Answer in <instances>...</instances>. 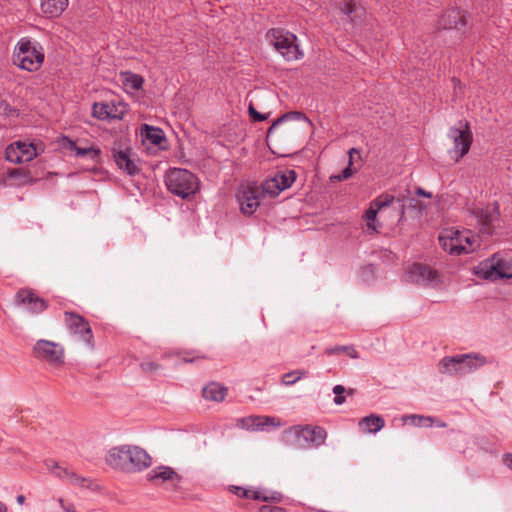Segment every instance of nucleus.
<instances>
[{
    "label": "nucleus",
    "instance_id": "50",
    "mask_svg": "<svg viewBox=\"0 0 512 512\" xmlns=\"http://www.w3.org/2000/svg\"><path fill=\"white\" fill-rule=\"evenodd\" d=\"M408 202L409 206H412L414 208L419 207L420 210L425 208V206H423L422 204H417V201L414 198H409Z\"/></svg>",
    "mask_w": 512,
    "mask_h": 512
},
{
    "label": "nucleus",
    "instance_id": "38",
    "mask_svg": "<svg viewBox=\"0 0 512 512\" xmlns=\"http://www.w3.org/2000/svg\"><path fill=\"white\" fill-rule=\"evenodd\" d=\"M347 392L348 395H353L354 394V389H349V390H346V388L342 385H335L333 387V393L335 394V397H334V403L336 405H342L345 401H346V398L345 396H343V394Z\"/></svg>",
    "mask_w": 512,
    "mask_h": 512
},
{
    "label": "nucleus",
    "instance_id": "46",
    "mask_svg": "<svg viewBox=\"0 0 512 512\" xmlns=\"http://www.w3.org/2000/svg\"><path fill=\"white\" fill-rule=\"evenodd\" d=\"M259 512H283V509L277 506L263 505L260 507Z\"/></svg>",
    "mask_w": 512,
    "mask_h": 512
},
{
    "label": "nucleus",
    "instance_id": "1",
    "mask_svg": "<svg viewBox=\"0 0 512 512\" xmlns=\"http://www.w3.org/2000/svg\"><path fill=\"white\" fill-rule=\"evenodd\" d=\"M44 58L45 55L41 44L28 37L18 40L12 54L13 64L28 72L38 71L44 62Z\"/></svg>",
    "mask_w": 512,
    "mask_h": 512
},
{
    "label": "nucleus",
    "instance_id": "10",
    "mask_svg": "<svg viewBox=\"0 0 512 512\" xmlns=\"http://www.w3.org/2000/svg\"><path fill=\"white\" fill-rule=\"evenodd\" d=\"M448 136L453 141V153L456 155L455 161L458 162L469 152L472 144V133L468 123L459 121L458 127L450 128Z\"/></svg>",
    "mask_w": 512,
    "mask_h": 512
},
{
    "label": "nucleus",
    "instance_id": "53",
    "mask_svg": "<svg viewBox=\"0 0 512 512\" xmlns=\"http://www.w3.org/2000/svg\"><path fill=\"white\" fill-rule=\"evenodd\" d=\"M18 504L22 505L25 502V496L24 495H18L16 498Z\"/></svg>",
    "mask_w": 512,
    "mask_h": 512
},
{
    "label": "nucleus",
    "instance_id": "42",
    "mask_svg": "<svg viewBox=\"0 0 512 512\" xmlns=\"http://www.w3.org/2000/svg\"><path fill=\"white\" fill-rule=\"evenodd\" d=\"M248 111H249V115L251 116V118L254 120V121H264L267 119V116L264 115V114H261L259 113L253 106L252 103L249 104V107H248Z\"/></svg>",
    "mask_w": 512,
    "mask_h": 512
},
{
    "label": "nucleus",
    "instance_id": "30",
    "mask_svg": "<svg viewBox=\"0 0 512 512\" xmlns=\"http://www.w3.org/2000/svg\"><path fill=\"white\" fill-rule=\"evenodd\" d=\"M8 177L16 181L17 185H25L34 183L37 179L31 174L30 170L20 167L11 169L8 172Z\"/></svg>",
    "mask_w": 512,
    "mask_h": 512
},
{
    "label": "nucleus",
    "instance_id": "23",
    "mask_svg": "<svg viewBox=\"0 0 512 512\" xmlns=\"http://www.w3.org/2000/svg\"><path fill=\"white\" fill-rule=\"evenodd\" d=\"M238 425L247 430H264L267 426H278L279 420L269 416H249L240 419Z\"/></svg>",
    "mask_w": 512,
    "mask_h": 512
},
{
    "label": "nucleus",
    "instance_id": "54",
    "mask_svg": "<svg viewBox=\"0 0 512 512\" xmlns=\"http://www.w3.org/2000/svg\"><path fill=\"white\" fill-rule=\"evenodd\" d=\"M6 511H7L6 505L0 501V512H6Z\"/></svg>",
    "mask_w": 512,
    "mask_h": 512
},
{
    "label": "nucleus",
    "instance_id": "24",
    "mask_svg": "<svg viewBox=\"0 0 512 512\" xmlns=\"http://www.w3.org/2000/svg\"><path fill=\"white\" fill-rule=\"evenodd\" d=\"M45 465L48 470H50L54 475L61 479H66L69 483L81 487H85L88 480L81 476H78L74 472L68 471L66 468L59 466L52 460H48L45 462Z\"/></svg>",
    "mask_w": 512,
    "mask_h": 512
},
{
    "label": "nucleus",
    "instance_id": "19",
    "mask_svg": "<svg viewBox=\"0 0 512 512\" xmlns=\"http://www.w3.org/2000/svg\"><path fill=\"white\" fill-rule=\"evenodd\" d=\"M147 479L154 483L168 482L176 488L178 483L181 481V476L169 466H157L147 474Z\"/></svg>",
    "mask_w": 512,
    "mask_h": 512
},
{
    "label": "nucleus",
    "instance_id": "25",
    "mask_svg": "<svg viewBox=\"0 0 512 512\" xmlns=\"http://www.w3.org/2000/svg\"><path fill=\"white\" fill-rule=\"evenodd\" d=\"M466 25L465 16L458 9L446 11L438 20V27L441 29H461Z\"/></svg>",
    "mask_w": 512,
    "mask_h": 512
},
{
    "label": "nucleus",
    "instance_id": "15",
    "mask_svg": "<svg viewBox=\"0 0 512 512\" xmlns=\"http://www.w3.org/2000/svg\"><path fill=\"white\" fill-rule=\"evenodd\" d=\"M237 198L241 212L246 215H252L260 205V192L256 185L244 187Z\"/></svg>",
    "mask_w": 512,
    "mask_h": 512
},
{
    "label": "nucleus",
    "instance_id": "7",
    "mask_svg": "<svg viewBox=\"0 0 512 512\" xmlns=\"http://www.w3.org/2000/svg\"><path fill=\"white\" fill-rule=\"evenodd\" d=\"M268 38L274 48L288 61L298 60L303 56L298 44L297 37L282 29H272Z\"/></svg>",
    "mask_w": 512,
    "mask_h": 512
},
{
    "label": "nucleus",
    "instance_id": "43",
    "mask_svg": "<svg viewBox=\"0 0 512 512\" xmlns=\"http://www.w3.org/2000/svg\"><path fill=\"white\" fill-rule=\"evenodd\" d=\"M264 502L280 503L283 500V495L278 491L270 492L268 497H261Z\"/></svg>",
    "mask_w": 512,
    "mask_h": 512
},
{
    "label": "nucleus",
    "instance_id": "48",
    "mask_svg": "<svg viewBox=\"0 0 512 512\" xmlns=\"http://www.w3.org/2000/svg\"><path fill=\"white\" fill-rule=\"evenodd\" d=\"M269 493H264L262 491H259V490H254L252 492V499L253 500H261L262 501V498L261 497H268Z\"/></svg>",
    "mask_w": 512,
    "mask_h": 512
},
{
    "label": "nucleus",
    "instance_id": "9",
    "mask_svg": "<svg viewBox=\"0 0 512 512\" xmlns=\"http://www.w3.org/2000/svg\"><path fill=\"white\" fill-rule=\"evenodd\" d=\"M33 356L50 365L59 367L64 364V348L53 341L40 339L33 346Z\"/></svg>",
    "mask_w": 512,
    "mask_h": 512
},
{
    "label": "nucleus",
    "instance_id": "32",
    "mask_svg": "<svg viewBox=\"0 0 512 512\" xmlns=\"http://www.w3.org/2000/svg\"><path fill=\"white\" fill-rule=\"evenodd\" d=\"M141 135L154 145H159L164 139V133L160 128L149 126L147 124L142 125Z\"/></svg>",
    "mask_w": 512,
    "mask_h": 512
},
{
    "label": "nucleus",
    "instance_id": "49",
    "mask_svg": "<svg viewBox=\"0 0 512 512\" xmlns=\"http://www.w3.org/2000/svg\"><path fill=\"white\" fill-rule=\"evenodd\" d=\"M416 194L419 195V196H424V197H427V198H431L432 197V194L430 192H427L425 191L423 188L421 187H418L416 189Z\"/></svg>",
    "mask_w": 512,
    "mask_h": 512
},
{
    "label": "nucleus",
    "instance_id": "21",
    "mask_svg": "<svg viewBox=\"0 0 512 512\" xmlns=\"http://www.w3.org/2000/svg\"><path fill=\"white\" fill-rule=\"evenodd\" d=\"M339 9L353 25L361 24L366 16L365 8L354 0H343L339 3Z\"/></svg>",
    "mask_w": 512,
    "mask_h": 512
},
{
    "label": "nucleus",
    "instance_id": "22",
    "mask_svg": "<svg viewBox=\"0 0 512 512\" xmlns=\"http://www.w3.org/2000/svg\"><path fill=\"white\" fill-rule=\"evenodd\" d=\"M394 200V196L385 194L377 197L374 201L371 202L369 209L365 213V219L369 228L376 230L375 220L377 213L379 211L382 212L384 208L389 207L394 202Z\"/></svg>",
    "mask_w": 512,
    "mask_h": 512
},
{
    "label": "nucleus",
    "instance_id": "11",
    "mask_svg": "<svg viewBox=\"0 0 512 512\" xmlns=\"http://www.w3.org/2000/svg\"><path fill=\"white\" fill-rule=\"evenodd\" d=\"M296 180V172L291 169L277 171L273 177L261 184L262 193L271 197L278 196L280 192L291 187Z\"/></svg>",
    "mask_w": 512,
    "mask_h": 512
},
{
    "label": "nucleus",
    "instance_id": "16",
    "mask_svg": "<svg viewBox=\"0 0 512 512\" xmlns=\"http://www.w3.org/2000/svg\"><path fill=\"white\" fill-rule=\"evenodd\" d=\"M437 277V272L431 267L425 264L415 263L409 268L406 280L411 283L427 285L434 282Z\"/></svg>",
    "mask_w": 512,
    "mask_h": 512
},
{
    "label": "nucleus",
    "instance_id": "20",
    "mask_svg": "<svg viewBox=\"0 0 512 512\" xmlns=\"http://www.w3.org/2000/svg\"><path fill=\"white\" fill-rule=\"evenodd\" d=\"M105 461L114 469L128 472V445L111 448L105 457Z\"/></svg>",
    "mask_w": 512,
    "mask_h": 512
},
{
    "label": "nucleus",
    "instance_id": "5",
    "mask_svg": "<svg viewBox=\"0 0 512 512\" xmlns=\"http://www.w3.org/2000/svg\"><path fill=\"white\" fill-rule=\"evenodd\" d=\"M165 185L173 195L188 199L198 192L200 181L195 174L187 169L172 168L165 175Z\"/></svg>",
    "mask_w": 512,
    "mask_h": 512
},
{
    "label": "nucleus",
    "instance_id": "3",
    "mask_svg": "<svg viewBox=\"0 0 512 512\" xmlns=\"http://www.w3.org/2000/svg\"><path fill=\"white\" fill-rule=\"evenodd\" d=\"M285 442L297 449L319 447L324 444L327 432L320 426L297 425L284 431Z\"/></svg>",
    "mask_w": 512,
    "mask_h": 512
},
{
    "label": "nucleus",
    "instance_id": "41",
    "mask_svg": "<svg viewBox=\"0 0 512 512\" xmlns=\"http://www.w3.org/2000/svg\"><path fill=\"white\" fill-rule=\"evenodd\" d=\"M16 111L9 105V103L0 98V115L10 116Z\"/></svg>",
    "mask_w": 512,
    "mask_h": 512
},
{
    "label": "nucleus",
    "instance_id": "29",
    "mask_svg": "<svg viewBox=\"0 0 512 512\" xmlns=\"http://www.w3.org/2000/svg\"><path fill=\"white\" fill-rule=\"evenodd\" d=\"M227 394V388L219 383L212 382L206 385L202 390V395L206 400L223 401Z\"/></svg>",
    "mask_w": 512,
    "mask_h": 512
},
{
    "label": "nucleus",
    "instance_id": "51",
    "mask_svg": "<svg viewBox=\"0 0 512 512\" xmlns=\"http://www.w3.org/2000/svg\"><path fill=\"white\" fill-rule=\"evenodd\" d=\"M505 464L512 470V454L508 453L504 458Z\"/></svg>",
    "mask_w": 512,
    "mask_h": 512
},
{
    "label": "nucleus",
    "instance_id": "17",
    "mask_svg": "<svg viewBox=\"0 0 512 512\" xmlns=\"http://www.w3.org/2000/svg\"><path fill=\"white\" fill-rule=\"evenodd\" d=\"M152 463L150 455L141 447L128 445V472H138Z\"/></svg>",
    "mask_w": 512,
    "mask_h": 512
},
{
    "label": "nucleus",
    "instance_id": "27",
    "mask_svg": "<svg viewBox=\"0 0 512 512\" xmlns=\"http://www.w3.org/2000/svg\"><path fill=\"white\" fill-rule=\"evenodd\" d=\"M92 115L99 120L121 118V116L117 114L116 105L107 102L94 103Z\"/></svg>",
    "mask_w": 512,
    "mask_h": 512
},
{
    "label": "nucleus",
    "instance_id": "26",
    "mask_svg": "<svg viewBox=\"0 0 512 512\" xmlns=\"http://www.w3.org/2000/svg\"><path fill=\"white\" fill-rule=\"evenodd\" d=\"M68 3V0H40V9L46 17L55 18L65 11Z\"/></svg>",
    "mask_w": 512,
    "mask_h": 512
},
{
    "label": "nucleus",
    "instance_id": "18",
    "mask_svg": "<svg viewBox=\"0 0 512 512\" xmlns=\"http://www.w3.org/2000/svg\"><path fill=\"white\" fill-rule=\"evenodd\" d=\"M477 221L482 225V231L490 233V229L499 218V209L497 204L486 206L485 208L476 207L472 210Z\"/></svg>",
    "mask_w": 512,
    "mask_h": 512
},
{
    "label": "nucleus",
    "instance_id": "31",
    "mask_svg": "<svg viewBox=\"0 0 512 512\" xmlns=\"http://www.w3.org/2000/svg\"><path fill=\"white\" fill-rule=\"evenodd\" d=\"M70 149L75 152L77 157L88 158L97 161L100 157V149L94 146L79 147L75 142L70 141Z\"/></svg>",
    "mask_w": 512,
    "mask_h": 512
},
{
    "label": "nucleus",
    "instance_id": "4",
    "mask_svg": "<svg viewBox=\"0 0 512 512\" xmlns=\"http://www.w3.org/2000/svg\"><path fill=\"white\" fill-rule=\"evenodd\" d=\"M438 240L443 250L454 255L471 253L480 245L478 237L471 230L446 229Z\"/></svg>",
    "mask_w": 512,
    "mask_h": 512
},
{
    "label": "nucleus",
    "instance_id": "14",
    "mask_svg": "<svg viewBox=\"0 0 512 512\" xmlns=\"http://www.w3.org/2000/svg\"><path fill=\"white\" fill-rule=\"evenodd\" d=\"M112 157L118 168L124 170L127 174L134 176L140 172L135 154L130 148L122 149L120 145L113 147Z\"/></svg>",
    "mask_w": 512,
    "mask_h": 512
},
{
    "label": "nucleus",
    "instance_id": "39",
    "mask_svg": "<svg viewBox=\"0 0 512 512\" xmlns=\"http://www.w3.org/2000/svg\"><path fill=\"white\" fill-rule=\"evenodd\" d=\"M353 153H358V151L355 148H351L349 150V165L341 172V174L334 176L335 179L342 181L350 178L354 171L351 168V165L353 163Z\"/></svg>",
    "mask_w": 512,
    "mask_h": 512
},
{
    "label": "nucleus",
    "instance_id": "6",
    "mask_svg": "<svg viewBox=\"0 0 512 512\" xmlns=\"http://www.w3.org/2000/svg\"><path fill=\"white\" fill-rule=\"evenodd\" d=\"M475 273L486 280L512 278V257L504 253H494L490 259L481 262Z\"/></svg>",
    "mask_w": 512,
    "mask_h": 512
},
{
    "label": "nucleus",
    "instance_id": "52",
    "mask_svg": "<svg viewBox=\"0 0 512 512\" xmlns=\"http://www.w3.org/2000/svg\"><path fill=\"white\" fill-rule=\"evenodd\" d=\"M434 425H436L437 427H440V428L446 427V423L437 418H435Z\"/></svg>",
    "mask_w": 512,
    "mask_h": 512
},
{
    "label": "nucleus",
    "instance_id": "34",
    "mask_svg": "<svg viewBox=\"0 0 512 512\" xmlns=\"http://www.w3.org/2000/svg\"><path fill=\"white\" fill-rule=\"evenodd\" d=\"M339 353H346L352 359L359 358V353L356 351V349L353 346L337 345V346L328 347L325 349V354L328 356L339 354Z\"/></svg>",
    "mask_w": 512,
    "mask_h": 512
},
{
    "label": "nucleus",
    "instance_id": "47",
    "mask_svg": "<svg viewBox=\"0 0 512 512\" xmlns=\"http://www.w3.org/2000/svg\"><path fill=\"white\" fill-rule=\"evenodd\" d=\"M59 503L65 512H76L75 506L72 503H65L63 499H59Z\"/></svg>",
    "mask_w": 512,
    "mask_h": 512
},
{
    "label": "nucleus",
    "instance_id": "55",
    "mask_svg": "<svg viewBox=\"0 0 512 512\" xmlns=\"http://www.w3.org/2000/svg\"><path fill=\"white\" fill-rule=\"evenodd\" d=\"M405 205H406L405 203H402V204H400V205H399V206H400V209H401V216H403V215H404Z\"/></svg>",
    "mask_w": 512,
    "mask_h": 512
},
{
    "label": "nucleus",
    "instance_id": "40",
    "mask_svg": "<svg viewBox=\"0 0 512 512\" xmlns=\"http://www.w3.org/2000/svg\"><path fill=\"white\" fill-rule=\"evenodd\" d=\"M230 491L240 498L252 499V492L254 490L246 489L240 486H230Z\"/></svg>",
    "mask_w": 512,
    "mask_h": 512
},
{
    "label": "nucleus",
    "instance_id": "12",
    "mask_svg": "<svg viewBox=\"0 0 512 512\" xmlns=\"http://www.w3.org/2000/svg\"><path fill=\"white\" fill-rule=\"evenodd\" d=\"M15 305L23 307L31 314H40L48 308V302L33 289L21 288L15 295Z\"/></svg>",
    "mask_w": 512,
    "mask_h": 512
},
{
    "label": "nucleus",
    "instance_id": "28",
    "mask_svg": "<svg viewBox=\"0 0 512 512\" xmlns=\"http://www.w3.org/2000/svg\"><path fill=\"white\" fill-rule=\"evenodd\" d=\"M385 425V421L381 416L371 414L362 418L359 423V429L364 433H376Z\"/></svg>",
    "mask_w": 512,
    "mask_h": 512
},
{
    "label": "nucleus",
    "instance_id": "37",
    "mask_svg": "<svg viewBox=\"0 0 512 512\" xmlns=\"http://www.w3.org/2000/svg\"><path fill=\"white\" fill-rule=\"evenodd\" d=\"M305 376H306V371H304V370L290 371L288 373H285L282 376V384L285 386H291Z\"/></svg>",
    "mask_w": 512,
    "mask_h": 512
},
{
    "label": "nucleus",
    "instance_id": "44",
    "mask_svg": "<svg viewBox=\"0 0 512 512\" xmlns=\"http://www.w3.org/2000/svg\"><path fill=\"white\" fill-rule=\"evenodd\" d=\"M192 354H194V352L186 353V355L182 358L183 362H185V363H194V362H196L199 359H207L208 358V356H206L204 354L197 353L194 356H191Z\"/></svg>",
    "mask_w": 512,
    "mask_h": 512
},
{
    "label": "nucleus",
    "instance_id": "8",
    "mask_svg": "<svg viewBox=\"0 0 512 512\" xmlns=\"http://www.w3.org/2000/svg\"><path fill=\"white\" fill-rule=\"evenodd\" d=\"M45 146L42 142L17 141L6 148V159L9 162L20 164L29 162L43 153Z\"/></svg>",
    "mask_w": 512,
    "mask_h": 512
},
{
    "label": "nucleus",
    "instance_id": "2",
    "mask_svg": "<svg viewBox=\"0 0 512 512\" xmlns=\"http://www.w3.org/2000/svg\"><path fill=\"white\" fill-rule=\"evenodd\" d=\"M487 363L485 356L479 353L446 356L439 361L438 370L451 376H465L473 373Z\"/></svg>",
    "mask_w": 512,
    "mask_h": 512
},
{
    "label": "nucleus",
    "instance_id": "35",
    "mask_svg": "<svg viewBox=\"0 0 512 512\" xmlns=\"http://www.w3.org/2000/svg\"><path fill=\"white\" fill-rule=\"evenodd\" d=\"M289 119H307V118L301 112H288L286 114H283L282 116H280L273 122V124L268 129L267 135L270 136L281 123H283L284 121L289 120Z\"/></svg>",
    "mask_w": 512,
    "mask_h": 512
},
{
    "label": "nucleus",
    "instance_id": "36",
    "mask_svg": "<svg viewBox=\"0 0 512 512\" xmlns=\"http://www.w3.org/2000/svg\"><path fill=\"white\" fill-rule=\"evenodd\" d=\"M405 419L411 420V423L415 426L419 427H431L434 425L435 417L432 416H422V415H409L406 416Z\"/></svg>",
    "mask_w": 512,
    "mask_h": 512
},
{
    "label": "nucleus",
    "instance_id": "13",
    "mask_svg": "<svg viewBox=\"0 0 512 512\" xmlns=\"http://www.w3.org/2000/svg\"><path fill=\"white\" fill-rule=\"evenodd\" d=\"M64 321L71 333L79 337L90 347H93V334L89 322L74 312H65Z\"/></svg>",
    "mask_w": 512,
    "mask_h": 512
},
{
    "label": "nucleus",
    "instance_id": "33",
    "mask_svg": "<svg viewBox=\"0 0 512 512\" xmlns=\"http://www.w3.org/2000/svg\"><path fill=\"white\" fill-rule=\"evenodd\" d=\"M123 85L127 90L137 91L142 88L144 79L141 75L132 72L123 73Z\"/></svg>",
    "mask_w": 512,
    "mask_h": 512
},
{
    "label": "nucleus",
    "instance_id": "45",
    "mask_svg": "<svg viewBox=\"0 0 512 512\" xmlns=\"http://www.w3.org/2000/svg\"><path fill=\"white\" fill-rule=\"evenodd\" d=\"M140 367L143 371L150 372V373L155 372L160 369V365H158L155 362H151V361L141 363Z\"/></svg>",
    "mask_w": 512,
    "mask_h": 512
}]
</instances>
